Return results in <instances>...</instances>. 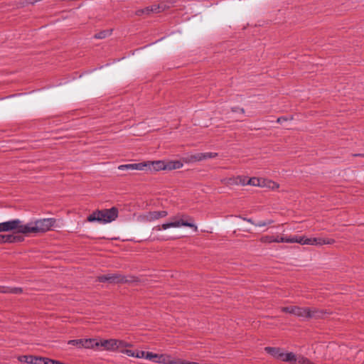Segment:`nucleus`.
Returning <instances> with one entry per match:
<instances>
[{
	"instance_id": "nucleus-1",
	"label": "nucleus",
	"mask_w": 364,
	"mask_h": 364,
	"mask_svg": "<svg viewBox=\"0 0 364 364\" xmlns=\"http://www.w3.org/2000/svg\"><path fill=\"white\" fill-rule=\"evenodd\" d=\"M55 223L56 220L52 218L38 219L27 224H23L19 219H14L0 223V232L14 230L24 235L44 233L51 230Z\"/></svg>"
},
{
	"instance_id": "nucleus-2",
	"label": "nucleus",
	"mask_w": 364,
	"mask_h": 364,
	"mask_svg": "<svg viewBox=\"0 0 364 364\" xmlns=\"http://www.w3.org/2000/svg\"><path fill=\"white\" fill-rule=\"evenodd\" d=\"M118 209L116 207H112L109 209H102L94 211L90 215L87 220L92 223L97 221L100 223H109L116 220L118 217Z\"/></svg>"
},
{
	"instance_id": "nucleus-3",
	"label": "nucleus",
	"mask_w": 364,
	"mask_h": 364,
	"mask_svg": "<svg viewBox=\"0 0 364 364\" xmlns=\"http://www.w3.org/2000/svg\"><path fill=\"white\" fill-rule=\"evenodd\" d=\"M98 347L101 346L104 350L108 351H119L122 353L125 354L126 350H130L127 349L128 347L132 346L129 343H127L122 340L119 339H102L97 341Z\"/></svg>"
},
{
	"instance_id": "nucleus-4",
	"label": "nucleus",
	"mask_w": 364,
	"mask_h": 364,
	"mask_svg": "<svg viewBox=\"0 0 364 364\" xmlns=\"http://www.w3.org/2000/svg\"><path fill=\"white\" fill-rule=\"evenodd\" d=\"M153 169L155 171H158L159 170V161H145L137 164H122L118 166L119 170H150Z\"/></svg>"
},
{
	"instance_id": "nucleus-5",
	"label": "nucleus",
	"mask_w": 364,
	"mask_h": 364,
	"mask_svg": "<svg viewBox=\"0 0 364 364\" xmlns=\"http://www.w3.org/2000/svg\"><path fill=\"white\" fill-rule=\"evenodd\" d=\"M97 281L100 282H109V283H127L133 280L128 279L127 277L119 274H108L101 275L97 277Z\"/></svg>"
},
{
	"instance_id": "nucleus-6",
	"label": "nucleus",
	"mask_w": 364,
	"mask_h": 364,
	"mask_svg": "<svg viewBox=\"0 0 364 364\" xmlns=\"http://www.w3.org/2000/svg\"><path fill=\"white\" fill-rule=\"evenodd\" d=\"M68 344L75 346L80 348H85L87 349H94L96 347H98L97 341L95 338H80L70 340L68 341Z\"/></svg>"
},
{
	"instance_id": "nucleus-7",
	"label": "nucleus",
	"mask_w": 364,
	"mask_h": 364,
	"mask_svg": "<svg viewBox=\"0 0 364 364\" xmlns=\"http://www.w3.org/2000/svg\"><path fill=\"white\" fill-rule=\"evenodd\" d=\"M125 354L129 357H134L138 358H144L149 360H153L156 363L159 361L156 360L159 358V355L156 353H153L151 352H145L143 350H126Z\"/></svg>"
},
{
	"instance_id": "nucleus-8",
	"label": "nucleus",
	"mask_w": 364,
	"mask_h": 364,
	"mask_svg": "<svg viewBox=\"0 0 364 364\" xmlns=\"http://www.w3.org/2000/svg\"><path fill=\"white\" fill-rule=\"evenodd\" d=\"M191 222H188V220H184L183 219H179L176 220L173 222H170L167 223H164L161 226V228L164 230H166L169 228H177L180 226H186L189 228H193L195 231H197L198 228L197 226L194 225L193 223V220L192 218L190 219Z\"/></svg>"
},
{
	"instance_id": "nucleus-9",
	"label": "nucleus",
	"mask_w": 364,
	"mask_h": 364,
	"mask_svg": "<svg viewBox=\"0 0 364 364\" xmlns=\"http://www.w3.org/2000/svg\"><path fill=\"white\" fill-rule=\"evenodd\" d=\"M328 312L323 309H320L316 307H306L305 318L306 319H318L322 318L323 315Z\"/></svg>"
},
{
	"instance_id": "nucleus-10",
	"label": "nucleus",
	"mask_w": 364,
	"mask_h": 364,
	"mask_svg": "<svg viewBox=\"0 0 364 364\" xmlns=\"http://www.w3.org/2000/svg\"><path fill=\"white\" fill-rule=\"evenodd\" d=\"M281 311L284 313L294 314L300 318H305L306 307H299L297 306H284Z\"/></svg>"
},
{
	"instance_id": "nucleus-11",
	"label": "nucleus",
	"mask_w": 364,
	"mask_h": 364,
	"mask_svg": "<svg viewBox=\"0 0 364 364\" xmlns=\"http://www.w3.org/2000/svg\"><path fill=\"white\" fill-rule=\"evenodd\" d=\"M218 154L215 152H207V153H196L192 154L188 158L189 162H196L206 160L208 159H213L218 156Z\"/></svg>"
},
{
	"instance_id": "nucleus-12",
	"label": "nucleus",
	"mask_w": 364,
	"mask_h": 364,
	"mask_svg": "<svg viewBox=\"0 0 364 364\" xmlns=\"http://www.w3.org/2000/svg\"><path fill=\"white\" fill-rule=\"evenodd\" d=\"M183 163L181 161H170L165 162L161 161V170H175L181 168L183 166Z\"/></svg>"
},
{
	"instance_id": "nucleus-13",
	"label": "nucleus",
	"mask_w": 364,
	"mask_h": 364,
	"mask_svg": "<svg viewBox=\"0 0 364 364\" xmlns=\"http://www.w3.org/2000/svg\"><path fill=\"white\" fill-rule=\"evenodd\" d=\"M335 242L332 238H321V237H309L308 239V245H331Z\"/></svg>"
},
{
	"instance_id": "nucleus-14",
	"label": "nucleus",
	"mask_w": 364,
	"mask_h": 364,
	"mask_svg": "<svg viewBox=\"0 0 364 364\" xmlns=\"http://www.w3.org/2000/svg\"><path fill=\"white\" fill-rule=\"evenodd\" d=\"M238 179L240 180V183L242 185L248 184L254 186H264V180L252 177L249 178L246 181V178H242V177H239Z\"/></svg>"
},
{
	"instance_id": "nucleus-15",
	"label": "nucleus",
	"mask_w": 364,
	"mask_h": 364,
	"mask_svg": "<svg viewBox=\"0 0 364 364\" xmlns=\"http://www.w3.org/2000/svg\"><path fill=\"white\" fill-rule=\"evenodd\" d=\"M159 9V6H156V5L147 6L144 9H138L137 11H136L135 14L139 16H141L143 15L149 16L150 14H151L153 12H156V11Z\"/></svg>"
},
{
	"instance_id": "nucleus-16",
	"label": "nucleus",
	"mask_w": 364,
	"mask_h": 364,
	"mask_svg": "<svg viewBox=\"0 0 364 364\" xmlns=\"http://www.w3.org/2000/svg\"><path fill=\"white\" fill-rule=\"evenodd\" d=\"M1 244L16 242L23 240L21 237L14 235H1Z\"/></svg>"
},
{
	"instance_id": "nucleus-17",
	"label": "nucleus",
	"mask_w": 364,
	"mask_h": 364,
	"mask_svg": "<svg viewBox=\"0 0 364 364\" xmlns=\"http://www.w3.org/2000/svg\"><path fill=\"white\" fill-rule=\"evenodd\" d=\"M180 358H175L170 355L161 354V363L179 364Z\"/></svg>"
},
{
	"instance_id": "nucleus-18",
	"label": "nucleus",
	"mask_w": 364,
	"mask_h": 364,
	"mask_svg": "<svg viewBox=\"0 0 364 364\" xmlns=\"http://www.w3.org/2000/svg\"><path fill=\"white\" fill-rule=\"evenodd\" d=\"M264 350L272 356H273L274 358L279 359L281 360L282 359V355L283 354L282 352H281L280 348H274V347H265Z\"/></svg>"
},
{
	"instance_id": "nucleus-19",
	"label": "nucleus",
	"mask_w": 364,
	"mask_h": 364,
	"mask_svg": "<svg viewBox=\"0 0 364 364\" xmlns=\"http://www.w3.org/2000/svg\"><path fill=\"white\" fill-rule=\"evenodd\" d=\"M281 356H282L281 360H282V361L289 362L292 364H296V363L297 355H295L294 353H283V354Z\"/></svg>"
},
{
	"instance_id": "nucleus-20",
	"label": "nucleus",
	"mask_w": 364,
	"mask_h": 364,
	"mask_svg": "<svg viewBox=\"0 0 364 364\" xmlns=\"http://www.w3.org/2000/svg\"><path fill=\"white\" fill-rule=\"evenodd\" d=\"M23 290L20 287H0V292L5 294H21Z\"/></svg>"
},
{
	"instance_id": "nucleus-21",
	"label": "nucleus",
	"mask_w": 364,
	"mask_h": 364,
	"mask_svg": "<svg viewBox=\"0 0 364 364\" xmlns=\"http://www.w3.org/2000/svg\"><path fill=\"white\" fill-rule=\"evenodd\" d=\"M112 30H104L95 33L94 38L95 39H103L111 35Z\"/></svg>"
},
{
	"instance_id": "nucleus-22",
	"label": "nucleus",
	"mask_w": 364,
	"mask_h": 364,
	"mask_svg": "<svg viewBox=\"0 0 364 364\" xmlns=\"http://www.w3.org/2000/svg\"><path fill=\"white\" fill-rule=\"evenodd\" d=\"M296 364H314L309 359L302 355H298Z\"/></svg>"
},
{
	"instance_id": "nucleus-23",
	"label": "nucleus",
	"mask_w": 364,
	"mask_h": 364,
	"mask_svg": "<svg viewBox=\"0 0 364 364\" xmlns=\"http://www.w3.org/2000/svg\"><path fill=\"white\" fill-rule=\"evenodd\" d=\"M260 241L263 243L274 242V235H264L260 238Z\"/></svg>"
},
{
	"instance_id": "nucleus-24",
	"label": "nucleus",
	"mask_w": 364,
	"mask_h": 364,
	"mask_svg": "<svg viewBox=\"0 0 364 364\" xmlns=\"http://www.w3.org/2000/svg\"><path fill=\"white\" fill-rule=\"evenodd\" d=\"M21 362H25V363H29V364H33V356L32 355H28V356H23L21 360H20Z\"/></svg>"
},
{
	"instance_id": "nucleus-25",
	"label": "nucleus",
	"mask_w": 364,
	"mask_h": 364,
	"mask_svg": "<svg viewBox=\"0 0 364 364\" xmlns=\"http://www.w3.org/2000/svg\"><path fill=\"white\" fill-rule=\"evenodd\" d=\"M273 223L271 220H264V221H259L256 224H255V226L258 227H264L268 225H270Z\"/></svg>"
},
{
	"instance_id": "nucleus-26",
	"label": "nucleus",
	"mask_w": 364,
	"mask_h": 364,
	"mask_svg": "<svg viewBox=\"0 0 364 364\" xmlns=\"http://www.w3.org/2000/svg\"><path fill=\"white\" fill-rule=\"evenodd\" d=\"M298 235H294L291 237H286V242L287 243H297Z\"/></svg>"
},
{
	"instance_id": "nucleus-27",
	"label": "nucleus",
	"mask_w": 364,
	"mask_h": 364,
	"mask_svg": "<svg viewBox=\"0 0 364 364\" xmlns=\"http://www.w3.org/2000/svg\"><path fill=\"white\" fill-rule=\"evenodd\" d=\"M44 363H46L45 358H38L33 356V364H43Z\"/></svg>"
},
{
	"instance_id": "nucleus-28",
	"label": "nucleus",
	"mask_w": 364,
	"mask_h": 364,
	"mask_svg": "<svg viewBox=\"0 0 364 364\" xmlns=\"http://www.w3.org/2000/svg\"><path fill=\"white\" fill-rule=\"evenodd\" d=\"M308 237H306L305 236H298V240L297 243H299L301 245H308Z\"/></svg>"
},
{
	"instance_id": "nucleus-29",
	"label": "nucleus",
	"mask_w": 364,
	"mask_h": 364,
	"mask_svg": "<svg viewBox=\"0 0 364 364\" xmlns=\"http://www.w3.org/2000/svg\"><path fill=\"white\" fill-rule=\"evenodd\" d=\"M274 242H286V237L274 236Z\"/></svg>"
},
{
	"instance_id": "nucleus-30",
	"label": "nucleus",
	"mask_w": 364,
	"mask_h": 364,
	"mask_svg": "<svg viewBox=\"0 0 364 364\" xmlns=\"http://www.w3.org/2000/svg\"><path fill=\"white\" fill-rule=\"evenodd\" d=\"M43 364H59V361L49 358H46V363H44Z\"/></svg>"
},
{
	"instance_id": "nucleus-31",
	"label": "nucleus",
	"mask_w": 364,
	"mask_h": 364,
	"mask_svg": "<svg viewBox=\"0 0 364 364\" xmlns=\"http://www.w3.org/2000/svg\"><path fill=\"white\" fill-rule=\"evenodd\" d=\"M231 111L233 112H236L237 111H240L242 114L245 113V109L243 108H240L238 107H233L231 108Z\"/></svg>"
},
{
	"instance_id": "nucleus-32",
	"label": "nucleus",
	"mask_w": 364,
	"mask_h": 364,
	"mask_svg": "<svg viewBox=\"0 0 364 364\" xmlns=\"http://www.w3.org/2000/svg\"><path fill=\"white\" fill-rule=\"evenodd\" d=\"M179 364H197L196 362L187 361L183 359H180Z\"/></svg>"
},
{
	"instance_id": "nucleus-33",
	"label": "nucleus",
	"mask_w": 364,
	"mask_h": 364,
	"mask_svg": "<svg viewBox=\"0 0 364 364\" xmlns=\"http://www.w3.org/2000/svg\"><path fill=\"white\" fill-rule=\"evenodd\" d=\"M287 119L286 117H280L277 118V123H280V124H281V123H282L283 122L287 121Z\"/></svg>"
},
{
	"instance_id": "nucleus-34",
	"label": "nucleus",
	"mask_w": 364,
	"mask_h": 364,
	"mask_svg": "<svg viewBox=\"0 0 364 364\" xmlns=\"http://www.w3.org/2000/svg\"><path fill=\"white\" fill-rule=\"evenodd\" d=\"M242 219H243L244 220H246L247 222H248V223H251V224L254 225H255V224H256L255 223H254V221H253V220H252V219H251V218H242Z\"/></svg>"
},
{
	"instance_id": "nucleus-35",
	"label": "nucleus",
	"mask_w": 364,
	"mask_h": 364,
	"mask_svg": "<svg viewBox=\"0 0 364 364\" xmlns=\"http://www.w3.org/2000/svg\"><path fill=\"white\" fill-rule=\"evenodd\" d=\"M159 218V212H155L154 213V217L153 218H155V219H158Z\"/></svg>"
},
{
	"instance_id": "nucleus-36",
	"label": "nucleus",
	"mask_w": 364,
	"mask_h": 364,
	"mask_svg": "<svg viewBox=\"0 0 364 364\" xmlns=\"http://www.w3.org/2000/svg\"><path fill=\"white\" fill-rule=\"evenodd\" d=\"M167 215V212L161 210V218L165 217Z\"/></svg>"
},
{
	"instance_id": "nucleus-37",
	"label": "nucleus",
	"mask_w": 364,
	"mask_h": 364,
	"mask_svg": "<svg viewBox=\"0 0 364 364\" xmlns=\"http://www.w3.org/2000/svg\"><path fill=\"white\" fill-rule=\"evenodd\" d=\"M160 8H161V9H164L165 8V6H164L161 2Z\"/></svg>"
},
{
	"instance_id": "nucleus-38",
	"label": "nucleus",
	"mask_w": 364,
	"mask_h": 364,
	"mask_svg": "<svg viewBox=\"0 0 364 364\" xmlns=\"http://www.w3.org/2000/svg\"><path fill=\"white\" fill-rule=\"evenodd\" d=\"M355 156H363V155L362 154H355Z\"/></svg>"
}]
</instances>
